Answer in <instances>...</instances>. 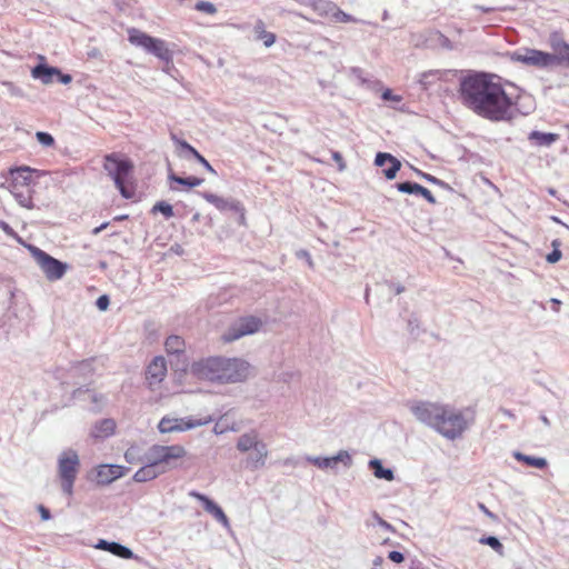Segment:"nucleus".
<instances>
[{
  "label": "nucleus",
  "mask_w": 569,
  "mask_h": 569,
  "mask_svg": "<svg viewBox=\"0 0 569 569\" xmlns=\"http://www.w3.org/2000/svg\"><path fill=\"white\" fill-rule=\"evenodd\" d=\"M493 76L476 73L460 81V98L465 107L490 121H509L513 117L512 99Z\"/></svg>",
  "instance_id": "obj_1"
},
{
  "label": "nucleus",
  "mask_w": 569,
  "mask_h": 569,
  "mask_svg": "<svg viewBox=\"0 0 569 569\" xmlns=\"http://www.w3.org/2000/svg\"><path fill=\"white\" fill-rule=\"evenodd\" d=\"M190 375L198 379L220 385L246 381L251 375V366L240 358L221 356L202 358L190 366Z\"/></svg>",
  "instance_id": "obj_2"
},
{
  "label": "nucleus",
  "mask_w": 569,
  "mask_h": 569,
  "mask_svg": "<svg viewBox=\"0 0 569 569\" xmlns=\"http://www.w3.org/2000/svg\"><path fill=\"white\" fill-rule=\"evenodd\" d=\"M32 172H36V170L27 166L11 168L12 179L9 184V191L16 201L27 209L34 208L32 201V189L30 188L32 182Z\"/></svg>",
  "instance_id": "obj_3"
},
{
  "label": "nucleus",
  "mask_w": 569,
  "mask_h": 569,
  "mask_svg": "<svg viewBox=\"0 0 569 569\" xmlns=\"http://www.w3.org/2000/svg\"><path fill=\"white\" fill-rule=\"evenodd\" d=\"M187 450L181 445L151 446L144 455V461L152 462L163 473L178 467L177 461L186 457Z\"/></svg>",
  "instance_id": "obj_4"
},
{
  "label": "nucleus",
  "mask_w": 569,
  "mask_h": 569,
  "mask_svg": "<svg viewBox=\"0 0 569 569\" xmlns=\"http://www.w3.org/2000/svg\"><path fill=\"white\" fill-rule=\"evenodd\" d=\"M103 169L112 178L121 196L130 199L132 193L127 189L126 181L133 170V163L129 159L113 152L104 156Z\"/></svg>",
  "instance_id": "obj_5"
},
{
  "label": "nucleus",
  "mask_w": 569,
  "mask_h": 569,
  "mask_svg": "<svg viewBox=\"0 0 569 569\" xmlns=\"http://www.w3.org/2000/svg\"><path fill=\"white\" fill-rule=\"evenodd\" d=\"M80 469V459L73 449L63 450L58 457V477L61 482L62 492L71 497L73 485Z\"/></svg>",
  "instance_id": "obj_6"
},
{
  "label": "nucleus",
  "mask_w": 569,
  "mask_h": 569,
  "mask_svg": "<svg viewBox=\"0 0 569 569\" xmlns=\"http://www.w3.org/2000/svg\"><path fill=\"white\" fill-rule=\"evenodd\" d=\"M468 428L463 413L455 408L445 405V413L439 418L435 430L447 439L455 440Z\"/></svg>",
  "instance_id": "obj_7"
},
{
  "label": "nucleus",
  "mask_w": 569,
  "mask_h": 569,
  "mask_svg": "<svg viewBox=\"0 0 569 569\" xmlns=\"http://www.w3.org/2000/svg\"><path fill=\"white\" fill-rule=\"evenodd\" d=\"M510 59L539 69H552L559 66V57L531 48H521L510 53Z\"/></svg>",
  "instance_id": "obj_8"
},
{
  "label": "nucleus",
  "mask_w": 569,
  "mask_h": 569,
  "mask_svg": "<svg viewBox=\"0 0 569 569\" xmlns=\"http://www.w3.org/2000/svg\"><path fill=\"white\" fill-rule=\"evenodd\" d=\"M29 250L48 280H60L64 276L68 269L66 263L51 257L38 247L30 246Z\"/></svg>",
  "instance_id": "obj_9"
},
{
  "label": "nucleus",
  "mask_w": 569,
  "mask_h": 569,
  "mask_svg": "<svg viewBox=\"0 0 569 569\" xmlns=\"http://www.w3.org/2000/svg\"><path fill=\"white\" fill-rule=\"evenodd\" d=\"M409 408L419 422L433 429L441 415L445 413V405L438 402L415 401Z\"/></svg>",
  "instance_id": "obj_10"
},
{
  "label": "nucleus",
  "mask_w": 569,
  "mask_h": 569,
  "mask_svg": "<svg viewBox=\"0 0 569 569\" xmlns=\"http://www.w3.org/2000/svg\"><path fill=\"white\" fill-rule=\"evenodd\" d=\"M211 421V417H206L201 419L163 417L158 423V430L161 433L181 432L194 429L197 427L206 426Z\"/></svg>",
  "instance_id": "obj_11"
},
{
  "label": "nucleus",
  "mask_w": 569,
  "mask_h": 569,
  "mask_svg": "<svg viewBox=\"0 0 569 569\" xmlns=\"http://www.w3.org/2000/svg\"><path fill=\"white\" fill-rule=\"evenodd\" d=\"M261 325V320L253 316L240 318L223 335V340L231 342L243 336L252 335L259 330Z\"/></svg>",
  "instance_id": "obj_12"
},
{
  "label": "nucleus",
  "mask_w": 569,
  "mask_h": 569,
  "mask_svg": "<svg viewBox=\"0 0 569 569\" xmlns=\"http://www.w3.org/2000/svg\"><path fill=\"white\" fill-rule=\"evenodd\" d=\"M167 361L163 357H154L146 369V380L151 390L157 389L167 376Z\"/></svg>",
  "instance_id": "obj_13"
},
{
  "label": "nucleus",
  "mask_w": 569,
  "mask_h": 569,
  "mask_svg": "<svg viewBox=\"0 0 569 569\" xmlns=\"http://www.w3.org/2000/svg\"><path fill=\"white\" fill-rule=\"evenodd\" d=\"M306 460L320 469H336L338 463H342L346 468L352 465V458L346 450H340L332 457H313L307 456Z\"/></svg>",
  "instance_id": "obj_14"
},
{
  "label": "nucleus",
  "mask_w": 569,
  "mask_h": 569,
  "mask_svg": "<svg viewBox=\"0 0 569 569\" xmlns=\"http://www.w3.org/2000/svg\"><path fill=\"white\" fill-rule=\"evenodd\" d=\"M203 199L213 204L219 211H234L240 213L241 221L244 220V208L242 203L234 198H223L214 193L202 192L200 193Z\"/></svg>",
  "instance_id": "obj_15"
},
{
  "label": "nucleus",
  "mask_w": 569,
  "mask_h": 569,
  "mask_svg": "<svg viewBox=\"0 0 569 569\" xmlns=\"http://www.w3.org/2000/svg\"><path fill=\"white\" fill-rule=\"evenodd\" d=\"M189 495L198 499L208 513L212 515L217 521H219L226 529L230 530L229 519L220 506L203 493L191 491Z\"/></svg>",
  "instance_id": "obj_16"
},
{
  "label": "nucleus",
  "mask_w": 569,
  "mask_h": 569,
  "mask_svg": "<svg viewBox=\"0 0 569 569\" xmlns=\"http://www.w3.org/2000/svg\"><path fill=\"white\" fill-rule=\"evenodd\" d=\"M548 43L553 50V56L559 57V66L567 63L569 66V44L565 41L560 32H552L549 36Z\"/></svg>",
  "instance_id": "obj_17"
},
{
  "label": "nucleus",
  "mask_w": 569,
  "mask_h": 569,
  "mask_svg": "<svg viewBox=\"0 0 569 569\" xmlns=\"http://www.w3.org/2000/svg\"><path fill=\"white\" fill-rule=\"evenodd\" d=\"M389 163V169H383V174L388 180L396 178L397 172L401 168V162L396 157L387 152H378L375 158V164L377 167H383Z\"/></svg>",
  "instance_id": "obj_18"
},
{
  "label": "nucleus",
  "mask_w": 569,
  "mask_h": 569,
  "mask_svg": "<svg viewBox=\"0 0 569 569\" xmlns=\"http://www.w3.org/2000/svg\"><path fill=\"white\" fill-rule=\"evenodd\" d=\"M57 74H60V69L51 67L47 63H39L31 69L33 79L40 80L43 84H51L56 81Z\"/></svg>",
  "instance_id": "obj_19"
},
{
  "label": "nucleus",
  "mask_w": 569,
  "mask_h": 569,
  "mask_svg": "<svg viewBox=\"0 0 569 569\" xmlns=\"http://www.w3.org/2000/svg\"><path fill=\"white\" fill-rule=\"evenodd\" d=\"M396 188L399 192L421 196L429 203H431V204L436 203V198L432 196V193L427 188H425L423 186H421L417 182H411V181L399 182L396 184Z\"/></svg>",
  "instance_id": "obj_20"
},
{
  "label": "nucleus",
  "mask_w": 569,
  "mask_h": 569,
  "mask_svg": "<svg viewBox=\"0 0 569 569\" xmlns=\"http://www.w3.org/2000/svg\"><path fill=\"white\" fill-rule=\"evenodd\" d=\"M96 548L108 551L122 559L136 558L131 549L116 541H107L104 539H100L96 545Z\"/></svg>",
  "instance_id": "obj_21"
},
{
  "label": "nucleus",
  "mask_w": 569,
  "mask_h": 569,
  "mask_svg": "<svg viewBox=\"0 0 569 569\" xmlns=\"http://www.w3.org/2000/svg\"><path fill=\"white\" fill-rule=\"evenodd\" d=\"M123 476V468L119 465H101L97 471V481L108 485Z\"/></svg>",
  "instance_id": "obj_22"
},
{
  "label": "nucleus",
  "mask_w": 569,
  "mask_h": 569,
  "mask_svg": "<svg viewBox=\"0 0 569 569\" xmlns=\"http://www.w3.org/2000/svg\"><path fill=\"white\" fill-rule=\"evenodd\" d=\"M263 441L260 439L258 431L250 430L248 432L242 433L238 440L236 448L239 452L246 453L251 450H254L258 445H261Z\"/></svg>",
  "instance_id": "obj_23"
},
{
  "label": "nucleus",
  "mask_w": 569,
  "mask_h": 569,
  "mask_svg": "<svg viewBox=\"0 0 569 569\" xmlns=\"http://www.w3.org/2000/svg\"><path fill=\"white\" fill-rule=\"evenodd\" d=\"M153 37L138 30V29H129L128 30V40L131 44L136 47H140L146 50L148 53H151L154 42Z\"/></svg>",
  "instance_id": "obj_24"
},
{
  "label": "nucleus",
  "mask_w": 569,
  "mask_h": 569,
  "mask_svg": "<svg viewBox=\"0 0 569 569\" xmlns=\"http://www.w3.org/2000/svg\"><path fill=\"white\" fill-rule=\"evenodd\" d=\"M153 37L138 30V29H129L128 30V40L131 44L136 47H140L146 50L148 53H151L154 42Z\"/></svg>",
  "instance_id": "obj_25"
},
{
  "label": "nucleus",
  "mask_w": 569,
  "mask_h": 569,
  "mask_svg": "<svg viewBox=\"0 0 569 569\" xmlns=\"http://www.w3.org/2000/svg\"><path fill=\"white\" fill-rule=\"evenodd\" d=\"M153 37L138 30V29H129L128 30V40L131 44L136 47H140L146 50L148 53H151L154 42Z\"/></svg>",
  "instance_id": "obj_26"
},
{
  "label": "nucleus",
  "mask_w": 569,
  "mask_h": 569,
  "mask_svg": "<svg viewBox=\"0 0 569 569\" xmlns=\"http://www.w3.org/2000/svg\"><path fill=\"white\" fill-rule=\"evenodd\" d=\"M252 452L247 458V466L251 470H257L262 468L266 465L269 451L267 448V445L262 442L261 445H258V447L254 450H251Z\"/></svg>",
  "instance_id": "obj_27"
},
{
  "label": "nucleus",
  "mask_w": 569,
  "mask_h": 569,
  "mask_svg": "<svg viewBox=\"0 0 569 569\" xmlns=\"http://www.w3.org/2000/svg\"><path fill=\"white\" fill-rule=\"evenodd\" d=\"M162 473L163 469L159 470L152 462L146 461V465L134 472L133 480L137 482H146L156 479Z\"/></svg>",
  "instance_id": "obj_28"
},
{
  "label": "nucleus",
  "mask_w": 569,
  "mask_h": 569,
  "mask_svg": "<svg viewBox=\"0 0 569 569\" xmlns=\"http://www.w3.org/2000/svg\"><path fill=\"white\" fill-rule=\"evenodd\" d=\"M116 422L112 419H102L97 422L91 431L94 438H104L113 433Z\"/></svg>",
  "instance_id": "obj_29"
},
{
  "label": "nucleus",
  "mask_w": 569,
  "mask_h": 569,
  "mask_svg": "<svg viewBox=\"0 0 569 569\" xmlns=\"http://www.w3.org/2000/svg\"><path fill=\"white\" fill-rule=\"evenodd\" d=\"M559 136L551 132L531 131L528 139L533 141L537 146L550 147L558 140Z\"/></svg>",
  "instance_id": "obj_30"
},
{
  "label": "nucleus",
  "mask_w": 569,
  "mask_h": 569,
  "mask_svg": "<svg viewBox=\"0 0 569 569\" xmlns=\"http://www.w3.org/2000/svg\"><path fill=\"white\" fill-rule=\"evenodd\" d=\"M369 467L372 470L375 477L378 479H383L387 481H392L395 479V473L392 469L385 468L381 461L378 459L370 460Z\"/></svg>",
  "instance_id": "obj_31"
},
{
  "label": "nucleus",
  "mask_w": 569,
  "mask_h": 569,
  "mask_svg": "<svg viewBox=\"0 0 569 569\" xmlns=\"http://www.w3.org/2000/svg\"><path fill=\"white\" fill-rule=\"evenodd\" d=\"M168 179L172 182H176L178 184H181V186H184L188 188H194V187H198L203 183L202 178H198V177H193V176L182 178V177L173 173L171 170L169 171Z\"/></svg>",
  "instance_id": "obj_32"
},
{
  "label": "nucleus",
  "mask_w": 569,
  "mask_h": 569,
  "mask_svg": "<svg viewBox=\"0 0 569 569\" xmlns=\"http://www.w3.org/2000/svg\"><path fill=\"white\" fill-rule=\"evenodd\" d=\"M151 54L164 61H170L172 58L171 51L169 50L166 41L158 38L154 39Z\"/></svg>",
  "instance_id": "obj_33"
},
{
  "label": "nucleus",
  "mask_w": 569,
  "mask_h": 569,
  "mask_svg": "<svg viewBox=\"0 0 569 569\" xmlns=\"http://www.w3.org/2000/svg\"><path fill=\"white\" fill-rule=\"evenodd\" d=\"M513 457L518 461H522V462L527 463L528 466H531V467H535L538 469H542V468L547 467V465H548V462L545 458L528 456V455L521 453L519 451H516L513 453Z\"/></svg>",
  "instance_id": "obj_34"
},
{
  "label": "nucleus",
  "mask_w": 569,
  "mask_h": 569,
  "mask_svg": "<svg viewBox=\"0 0 569 569\" xmlns=\"http://www.w3.org/2000/svg\"><path fill=\"white\" fill-rule=\"evenodd\" d=\"M168 353H181L184 350V340L179 336H170L164 342Z\"/></svg>",
  "instance_id": "obj_35"
},
{
  "label": "nucleus",
  "mask_w": 569,
  "mask_h": 569,
  "mask_svg": "<svg viewBox=\"0 0 569 569\" xmlns=\"http://www.w3.org/2000/svg\"><path fill=\"white\" fill-rule=\"evenodd\" d=\"M479 542L482 545L489 546L498 555L503 556V546L497 537H495V536L482 537L479 539Z\"/></svg>",
  "instance_id": "obj_36"
},
{
  "label": "nucleus",
  "mask_w": 569,
  "mask_h": 569,
  "mask_svg": "<svg viewBox=\"0 0 569 569\" xmlns=\"http://www.w3.org/2000/svg\"><path fill=\"white\" fill-rule=\"evenodd\" d=\"M153 213L160 212L164 216L166 219H170L173 217L172 206L166 201H158L151 210Z\"/></svg>",
  "instance_id": "obj_37"
},
{
  "label": "nucleus",
  "mask_w": 569,
  "mask_h": 569,
  "mask_svg": "<svg viewBox=\"0 0 569 569\" xmlns=\"http://www.w3.org/2000/svg\"><path fill=\"white\" fill-rule=\"evenodd\" d=\"M72 370L76 375H83V376L91 375L93 371V360L92 359L83 360V361L79 362L78 365H76L74 367H72Z\"/></svg>",
  "instance_id": "obj_38"
},
{
  "label": "nucleus",
  "mask_w": 569,
  "mask_h": 569,
  "mask_svg": "<svg viewBox=\"0 0 569 569\" xmlns=\"http://www.w3.org/2000/svg\"><path fill=\"white\" fill-rule=\"evenodd\" d=\"M171 140L192 157H194V154L198 152V150L194 149L190 143H188L186 140L179 139L174 133H171Z\"/></svg>",
  "instance_id": "obj_39"
},
{
  "label": "nucleus",
  "mask_w": 569,
  "mask_h": 569,
  "mask_svg": "<svg viewBox=\"0 0 569 569\" xmlns=\"http://www.w3.org/2000/svg\"><path fill=\"white\" fill-rule=\"evenodd\" d=\"M37 141L44 146V147H51L54 144V138L52 134L44 132V131H38L36 133Z\"/></svg>",
  "instance_id": "obj_40"
},
{
  "label": "nucleus",
  "mask_w": 569,
  "mask_h": 569,
  "mask_svg": "<svg viewBox=\"0 0 569 569\" xmlns=\"http://www.w3.org/2000/svg\"><path fill=\"white\" fill-rule=\"evenodd\" d=\"M196 9L201 12H206L208 14H213L217 12V8L213 3L209 1H200L196 4Z\"/></svg>",
  "instance_id": "obj_41"
},
{
  "label": "nucleus",
  "mask_w": 569,
  "mask_h": 569,
  "mask_svg": "<svg viewBox=\"0 0 569 569\" xmlns=\"http://www.w3.org/2000/svg\"><path fill=\"white\" fill-rule=\"evenodd\" d=\"M332 10H333L332 16L337 21H339V22L355 21V19L350 14L343 12L342 10H340L336 7H333Z\"/></svg>",
  "instance_id": "obj_42"
},
{
  "label": "nucleus",
  "mask_w": 569,
  "mask_h": 569,
  "mask_svg": "<svg viewBox=\"0 0 569 569\" xmlns=\"http://www.w3.org/2000/svg\"><path fill=\"white\" fill-rule=\"evenodd\" d=\"M82 393H88L93 402H100L103 400V397L101 395H97L96 392H91L90 390L83 391L81 388L73 391V398L78 399L81 397Z\"/></svg>",
  "instance_id": "obj_43"
},
{
  "label": "nucleus",
  "mask_w": 569,
  "mask_h": 569,
  "mask_svg": "<svg viewBox=\"0 0 569 569\" xmlns=\"http://www.w3.org/2000/svg\"><path fill=\"white\" fill-rule=\"evenodd\" d=\"M138 453L139 449L138 447L131 446L127 451L124 452V458L127 462L134 463L138 461Z\"/></svg>",
  "instance_id": "obj_44"
},
{
  "label": "nucleus",
  "mask_w": 569,
  "mask_h": 569,
  "mask_svg": "<svg viewBox=\"0 0 569 569\" xmlns=\"http://www.w3.org/2000/svg\"><path fill=\"white\" fill-rule=\"evenodd\" d=\"M199 163H201L207 171H209L212 174H217V171L213 169V167L208 162V160L199 153V151L193 157Z\"/></svg>",
  "instance_id": "obj_45"
},
{
  "label": "nucleus",
  "mask_w": 569,
  "mask_h": 569,
  "mask_svg": "<svg viewBox=\"0 0 569 569\" xmlns=\"http://www.w3.org/2000/svg\"><path fill=\"white\" fill-rule=\"evenodd\" d=\"M12 176H11V168L8 172H1L0 173V188H4L9 190V184L11 182Z\"/></svg>",
  "instance_id": "obj_46"
},
{
  "label": "nucleus",
  "mask_w": 569,
  "mask_h": 569,
  "mask_svg": "<svg viewBox=\"0 0 569 569\" xmlns=\"http://www.w3.org/2000/svg\"><path fill=\"white\" fill-rule=\"evenodd\" d=\"M561 257H562L561 250L556 248V249H552V251L547 254L546 260L549 263H556L561 259Z\"/></svg>",
  "instance_id": "obj_47"
},
{
  "label": "nucleus",
  "mask_w": 569,
  "mask_h": 569,
  "mask_svg": "<svg viewBox=\"0 0 569 569\" xmlns=\"http://www.w3.org/2000/svg\"><path fill=\"white\" fill-rule=\"evenodd\" d=\"M260 38L262 39L263 44L267 48L271 47L276 41V36L273 33L267 32V31H262Z\"/></svg>",
  "instance_id": "obj_48"
},
{
  "label": "nucleus",
  "mask_w": 569,
  "mask_h": 569,
  "mask_svg": "<svg viewBox=\"0 0 569 569\" xmlns=\"http://www.w3.org/2000/svg\"><path fill=\"white\" fill-rule=\"evenodd\" d=\"M417 173L422 178L425 179L426 181L430 182V183H433V184H438V186H442L443 182L441 180H439L438 178H436L435 176H431L429 173H426V172H422L420 170H417Z\"/></svg>",
  "instance_id": "obj_49"
},
{
  "label": "nucleus",
  "mask_w": 569,
  "mask_h": 569,
  "mask_svg": "<svg viewBox=\"0 0 569 569\" xmlns=\"http://www.w3.org/2000/svg\"><path fill=\"white\" fill-rule=\"evenodd\" d=\"M373 518L381 528L387 531L395 532V528L389 522L383 520L377 512L373 513Z\"/></svg>",
  "instance_id": "obj_50"
},
{
  "label": "nucleus",
  "mask_w": 569,
  "mask_h": 569,
  "mask_svg": "<svg viewBox=\"0 0 569 569\" xmlns=\"http://www.w3.org/2000/svg\"><path fill=\"white\" fill-rule=\"evenodd\" d=\"M109 303H110L109 297L106 295L100 296L96 301L98 309L102 310V311L107 310V308L109 307Z\"/></svg>",
  "instance_id": "obj_51"
},
{
  "label": "nucleus",
  "mask_w": 569,
  "mask_h": 569,
  "mask_svg": "<svg viewBox=\"0 0 569 569\" xmlns=\"http://www.w3.org/2000/svg\"><path fill=\"white\" fill-rule=\"evenodd\" d=\"M388 558H389L392 562H396V563H400V562H402V561L405 560V556H403V553H402V552H400V551H396V550L390 551V552L388 553Z\"/></svg>",
  "instance_id": "obj_52"
},
{
  "label": "nucleus",
  "mask_w": 569,
  "mask_h": 569,
  "mask_svg": "<svg viewBox=\"0 0 569 569\" xmlns=\"http://www.w3.org/2000/svg\"><path fill=\"white\" fill-rule=\"evenodd\" d=\"M408 330L410 331L411 335H418L419 323H418V320L416 318L415 319H409V321H408Z\"/></svg>",
  "instance_id": "obj_53"
},
{
  "label": "nucleus",
  "mask_w": 569,
  "mask_h": 569,
  "mask_svg": "<svg viewBox=\"0 0 569 569\" xmlns=\"http://www.w3.org/2000/svg\"><path fill=\"white\" fill-rule=\"evenodd\" d=\"M332 158L338 163L339 170L340 171L345 170L346 163L343 161L342 156L339 152L335 151V152H332Z\"/></svg>",
  "instance_id": "obj_54"
},
{
  "label": "nucleus",
  "mask_w": 569,
  "mask_h": 569,
  "mask_svg": "<svg viewBox=\"0 0 569 569\" xmlns=\"http://www.w3.org/2000/svg\"><path fill=\"white\" fill-rule=\"evenodd\" d=\"M56 81L61 82L63 84H68L72 81V77L60 71V74H57Z\"/></svg>",
  "instance_id": "obj_55"
},
{
  "label": "nucleus",
  "mask_w": 569,
  "mask_h": 569,
  "mask_svg": "<svg viewBox=\"0 0 569 569\" xmlns=\"http://www.w3.org/2000/svg\"><path fill=\"white\" fill-rule=\"evenodd\" d=\"M382 99L386 101L393 100V101H400V97L393 96L392 91L390 89H387L382 92Z\"/></svg>",
  "instance_id": "obj_56"
},
{
  "label": "nucleus",
  "mask_w": 569,
  "mask_h": 569,
  "mask_svg": "<svg viewBox=\"0 0 569 569\" xmlns=\"http://www.w3.org/2000/svg\"><path fill=\"white\" fill-rule=\"evenodd\" d=\"M0 228L3 232H6L8 236L16 237L14 230L4 221H0Z\"/></svg>",
  "instance_id": "obj_57"
},
{
  "label": "nucleus",
  "mask_w": 569,
  "mask_h": 569,
  "mask_svg": "<svg viewBox=\"0 0 569 569\" xmlns=\"http://www.w3.org/2000/svg\"><path fill=\"white\" fill-rule=\"evenodd\" d=\"M297 256H298L299 258H303V260H306L310 267H312V266H313V262H312L311 256H310V253H309L308 251H306V250H300V251L297 253Z\"/></svg>",
  "instance_id": "obj_58"
},
{
  "label": "nucleus",
  "mask_w": 569,
  "mask_h": 569,
  "mask_svg": "<svg viewBox=\"0 0 569 569\" xmlns=\"http://www.w3.org/2000/svg\"><path fill=\"white\" fill-rule=\"evenodd\" d=\"M39 509V512H40V516H41V519L42 520H49L51 518V515H50V511L49 509H47L46 507H43L42 505H40L38 507Z\"/></svg>",
  "instance_id": "obj_59"
},
{
  "label": "nucleus",
  "mask_w": 569,
  "mask_h": 569,
  "mask_svg": "<svg viewBox=\"0 0 569 569\" xmlns=\"http://www.w3.org/2000/svg\"><path fill=\"white\" fill-rule=\"evenodd\" d=\"M479 509L489 518L496 519V516L483 505L479 503Z\"/></svg>",
  "instance_id": "obj_60"
},
{
  "label": "nucleus",
  "mask_w": 569,
  "mask_h": 569,
  "mask_svg": "<svg viewBox=\"0 0 569 569\" xmlns=\"http://www.w3.org/2000/svg\"><path fill=\"white\" fill-rule=\"evenodd\" d=\"M110 224V222H103L102 224H100L99 227L94 228L92 230V234L97 236L99 234L102 230H104Z\"/></svg>",
  "instance_id": "obj_61"
},
{
  "label": "nucleus",
  "mask_w": 569,
  "mask_h": 569,
  "mask_svg": "<svg viewBox=\"0 0 569 569\" xmlns=\"http://www.w3.org/2000/svg\"><path fill=\"white\" fill-rule=\"evenodd\" d=\"M410 569H423V565L419 560H412L410 563Z\"/></svg>",
  "instance_id": "obj_62"
},
{
  "label": "nucleus",
  "mask_w": 569,
  "mask_h": 569,
  "mask_svg": "<svg viewBox=\"0 0 569 569\" xmlns=\"http://www.w3.org/2000/svg\"><path fill=\"white\" fill-rule=\"evenodd\" d=\"M372 562H373L375 568L380 567V566L383 563V558H382V557H380V556H378V557H376V558L373 559V561H372Z\"/></svg>",
  "instance_id": "obj_63"
},
{
  "label": "nucleus",
  "mask_w": 569,
  "mask_h": 569,
  "mask_svg": "<svg viewBox=\"0 0 569 569\" xmlns=\"http://www.w3.org/2000/svg\"><path fill=\"white\" fill-rule=\"evenodd\" d=\"M540 420L546 427H550V420L546 415H540Z\"/></svg>",
  "instance_id": "obj_64"
}]
</instances>
